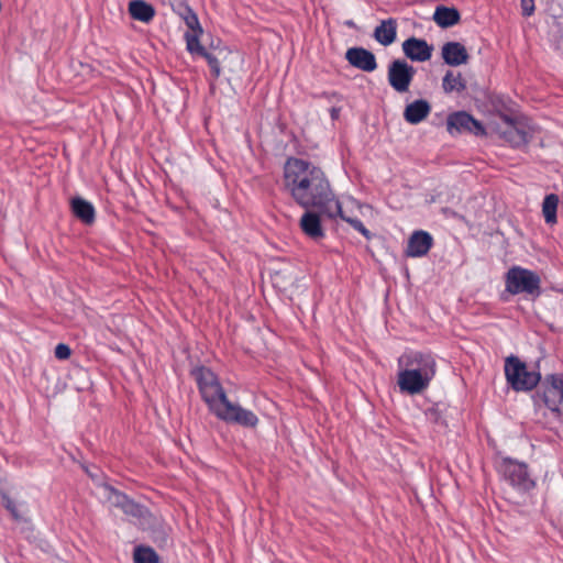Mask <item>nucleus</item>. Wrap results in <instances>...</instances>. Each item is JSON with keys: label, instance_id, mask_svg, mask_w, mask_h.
Here are the masks:
<instances>
[{"label": "nucleus", "instance_id": "nucleus-1", "mask_svg": "<svg viewBox=\"0 0 563 563\" xmlns=\"http://www.w3.org/2000/svg\"><path fill=\"white\" fill-rule=\"evenodd\" d=\"M283 186L295 203L305 210L317 209L329 219H335L341 212V202L325 172L310 161L287 158L283 168Z\"/></svg>", "mask_w": 563, "mask_h": 563}, {"label": "nucleus", "instance_id": "nucleus-2", "mask_svg": "<svg viewBox=\"0 0 563 563\" xmlns=\"http://www.w3.org/2000/svg\"><path fill=\"white\" fill-rule=\"evenodd\" d=\"M195 376L203 401L209 411L219 420L244 428L257 426V416L252 410L230 401L218 376L212 371L200 367L195 371Z\"/></svg>", "mask_w": 563, "mask_h": 563}, {"label": "nucleus", "instance_id": "nucleus-3", "mask_svg": "<svg viewBox=\"0 0 563 563\" xmlns=\"http://www.w3.org/2000/svg\"><path fill=\"white\" fill-rule=\"evenodd\" d=\"M437 361L432 353L405 351L397 358V386L399 391L416 396L423 394L437 375Z\"/></svg>", "mask_w": 563, "mask_h": 563}, {"label": "nucleus", "instance_id": "nucleus-4", "mask_svg": "<svg viewBox=\"0 0 563 563\" xmlns=\"http://www.w3.org/2000/svg\"><path fill=\"white\" fill-rule=\"evenodd\" d=\"M505 287L511 295L525 294L537 298L541 295V278L536 272L515 265L505 275Z\"/></svg>", "mask_w": 563, "mask_h": 563}, {"label": "nucleus", "instance_id": "nucleus-5", "mask_svg": "<svg viewBox=\"0 0 563 563\" xmlns=\"http://www.w3.org/2000/svg\"><path fill=\"white\" fill-rule=\"evenodd\" d=\"M505 375L508 384L516 391L531 390L541 379L539 372L529 369L526 363L514 355L505 361Z\"/></svg>", "mask_w": 563, "mask_h": 563}, {"label": "nucleus", "instance_id": "nucleus-6", "mask_svg": "<svg viewBox=\"0 0 563 563\" xmlns=\"http://www.w3.org/2000/svg\"><path fill=\"white\" fill-rule=\"evenodd\" d=\"M503 479L519 493L534 488L536 482L529 473L528 465L511 457H504L498 464Z\"/></svg>", "mask_w": 563, "mask_h": 563}, {"label": "nucleus", "instance_id": "nucleus-7", "mask_svg": "<svg viewBox=\"0 0 563 563\" xmlns=\"http://www.w3.org/2000/svg\"><path fill=\"white\" fill-rule=\"evenodd\" d=\"M501 119L503 124L497 128V133L506 143L512 147H521L530 142L533 131L527 123L506 114Z\"/></svg>", "mask_w": 563, "mask_h": 563}, {"label": "nucleus", "instance_id": "nucleus-8", "mask_svg": "<svg viewBox=\"0 0 563 563\" xmlns=\"http://www.w3.org/2000/svg\"><path fill=\"white\" fill-rule=\"evenodd\" d=\"M415 76V68L406 60L396 59L388 67V82L399 92H407Z\"/></svg>", "mask_w": 563, "mask_h": 563}, {"label": "nucleus", "instance_id": "nucleus-9", "mask_svg": "<svg viewBox=\"0 0 563 563\" xmlns=\"http://www.w3.org/2000/svg\"><path fill=\"white\" fill-rule=\"evenodd\" d=\"M446 129L451 135L470 132L475 135H484L483 124L465 111L453 112L448 117Z\"/></svg>", "mask_w": 563, "mask_h": 563}, {"label": "nucleus", "instance_id": "nucleus-10", "mask_svg": "<svg viewBox=\"0 0 563 563\" xmlns=\"http://www.w3.org/2000/svg\"><path fill=\"white\" fill-rule=\"evenodd\" d=\"M543 400L545 406L555 412H563V375H548L543 382Z\"/></svg>", "mask_w": 563, "mask_h": 563}, {"label": "nucleus", "instance_id": "nucleus-11", "mask_svg": "<svg viewBox=\"0 0 563 563\" xmlns=\"http://www.w3.org/2000/svg\"><path fill=\"white\" fill-rule=\"evenodd\" d=\"M321 216L323 214L317 209H308L305 210L299 220L301 231L313 241L322 240L325 235L321 223Z\"/></svg>", "mask_w": 563, "mask_h": 563}, {"label": "nucleus", "instance_id": "nucleus-12", "mask_svg": "<svg viewBox=\"0 0 563 563\" xmlns=\"http://www.w3.org/2000/svg\"><path fill=\"white\" fill-rule=\"evenodd\" d=\"M401 46L405 56L412 62H427L433 52V46L429 45L426 40L413 36L404 41Z\"/></svg>", "mask_w": 563, "mask_h": 563}, {"label": "nucleus", "instance_id": "nucleus-13", "mask_svg": "<svg viewBox=\"0 0 563 563\" xmlns=\"http://www.w3.org/2000/svg\"><path fill=\"white\" fill-rule=\"evenodd\" d=\"M345 58L352 66L363 71L371 73L377 68L375 55L363 47L349 48Z\"/></svg>", "mask_w": 563, "mask_h": 563}, {"label": "nucleus", "instance_id": "nucleus-14", "mask_svg": "<svg viewBox=\"0 0 563 563\" xmlns=\"http://www.w3.org/2000/svg\"><path fill=\"white\" fill-rule=\"evenodd\" d=\"M433 239L426 231H415L409 238L406 254L409 257L424 256L432 247Z\"/></svg>", "mask_w": 563, "mask_h": 563}, {"label": "nucleus", "instance_id": "nucleus-15", "mask_svg": "<svg viewBox=\"0 0 563 563\" xmlns=\"http://www.w3.org/2000/svg\"><path fill=\"white\" fill-rule=\"evenodd\" d=\"M106 492L108 493V499L115 506L121 508L126 515L133 517H142L143 516V507L135 504L132 499H130L125 494H122L110 486H104Z\"/></svg>", "mask_w": 563, "mask_h": 563}, {"label": "nucleus", "instance_id": "nucleus-16", "mask_svg": "<svg viewBox=\"0 0 563 563\" xmlns=\"http://www.w3.org/2000/svg\"><path fill=\"white\" fill-rule=\"evenodd\" d=\"M441 56L445 64L460 66L468 62V53L465 46L459 42H446L441 48Z\"/></svg>", "mask_w": 563, "mask_h": 563}, {"label": "nucleus", "instance_id": "nucleus-17", "mask_svg": "<svg viewBox=\"0 0 563 563\" xmlns=\"http://www.w3.org/2000/svg\"><path fill=\"white\" fill-rule=\"evenodd\" d=\"M430 112V103L424 99H418L406 106L404 110V119L409 124L416 125L427 119Z\"/></svg>", "mask_w": 563, "mask_h": 563}, {"label": "nucleus", "instance_id": "nucleus-18", "mask_svg": "<svg viewBox=\"0 0 563 563\" xmlns=\"http://www.w3.org/2000/svg\"><path fill=\"white\" fill-rule=\"evenodd\" d=\"M373 36L383 46L393 44L397 37V20L389 18L380 21L375 27Z\"/></svg>", "mask_w": 563, "mask_h": 563}, {"label": "nucleus", "instance_id": "nucleus-19", "mask_svg": "<svg viewBox=\"0 0 563 563\" xmlns=\"http://www.w3.org/2000/svg\"><path fill=\"white\" fill-rule=\"evenodd\" d=\"M71 211L81 222L86 224H90L95 221V207L91 202L80 198L75 197L70 202Z\"/></svg>", "mask_w": 563, "mask_h": 563}, {"label": "nucleus", "instance_id": "nucleus-20", "mask_svg": "<svg viewBox=\"0 0 563 563\" xmlns=\"http://www.w3.org/2000/svg\"><path fill=\"white\" fill-rule=\"evenodd\" d=\"M129 13L134 20L148 23L153 20L155 10L153 5L143 0H132L129 3Z\"/></svg>", "mask_w": 563, "mask_h": 563}, {"label": "nucleus", "instance_id": "nucleus-21", "mask_svg": "<svg viewBox=\"0 0 563 563\" xmlns=\"http://www.w3.org/2000/svg\"><path fill=\"white\" fill-rule=\"evenodd\" d=\"M460 19V13L454 8L438 7L433 14L434 22L441 27L453 26Z\"/></svg>", "mask_w": 563, "mask_h": 563}, {"label": "nucleus", "instance_id": "nucleus-22", "mask_svg": "<svg viewBox=\"0 0 563 563\" xmlns=\"http://www.w3.org/2000/svg\"><path fill=\"white\" fill-rule=\"evenodd\" d=\"M558 206L559 196L555 194H549L544 197L542 202V214L548 224H554L558 221Z\"/></svg>", "mask_w": 563, "mask_h": 563}, {"label": "nucleus", "instance_id": "nucleus-23", "mask_svg": "<svg viewBox=\"0 0 563 563\" xmlns=\"http://www.w3.org/2000/svg\"><path fill=\"white\" fill-rule=\"evenodd\" d=\"M442 87L446 93H451L454 91L462 92L466 88V85L461 74H454L449 70L442 79Z\"/></svg>", "mask_w": 563, "mask_h": 563}, {"label": "nucleus", "instance_id": "nucleus-24", "mask_svg": "<svg viewBox=\"0 0 563 563\" xmlns=\"http://www.w3.org/2000/svg\"><path fill=\"white\" fill-rule=\"evenodd\" d=\"M179 15L189 29L188 32L203 33V29L199 22L198 15L189 5H185L179 12Z\"/></svg>", "mask_w": 563, "mask_h": 563}, {"label": "nucleus", "instance_id": "nucleus-25", "mask_svg": "<svg viewBox=\"0 0 563 563\" xmlns=\"http://www.w3.org/2000/svg\"><path fill=\"white\" fill-rule=\"evenodd\" d=\"M201 35L202 33L198 32H186L184 34L186 48L190 54L202 56L207 53V49L200 44Z\"/></svg>", "mask_w": 563, "mask_h": 563}, {"label": "nucleus", "instance_id": "nucleus-26", "mask_svg": "<svg viewBox=\"0 0 563 563\" xmlns=\"http://www.w3.org/2000/svg\"><path fill=\"white\" fill-rule=\"evenodd\" d=\"M133 559L134 563H158V555L148 547H136Z\"/></svg>", "mask_w": 563, "mask_h": 563}, {"label": "nucleus", "instance_id": "nucleus-27", "mask_svg": "<svg viewBox=\"0 0 563 563\" xmlns=\"http://www.w3.org/2000/svg\"><path fill=\"white\" fill-rule=\"evenodd\" d=\"M340 217L342 220L347 222L354 230L360 232L365 239L371 240L372 233L369 230L365 228L363 222L358 220L357 218H351L344 214L343 210L341 209V212L336 216V218Z\"/></svg>", "mask_w": 563, "mask_h": 563}, {"label": "nucleus", "instance_id": "nucleus-28", "mask_svg": "<svg viewBox=\"0 0 563 563\" xmlns=\"http://www.w3.org/2000/svg\"><path fill=\"white\" fill-rule=\"evenodd\" d=\"M202 57H205L206 60L208 62V65L212 71L213 76L219 77L220 73H221V68H220V63H219L218 58L208 52L205 55H202Z\"/></svg>", "mask_w": 563, "mask_h": 563}, {"label": "nucleus", "instance_id": "nucleus-29", "mask_svg": "<svg viewBox=\"0 0 563 563\" xmlns=\"http://www.w3.org/2000/svg\"><path fill=\"white\" fill-rule=\"evenodd\" d=\"M71 354L70 347L67 344L59 343L55 347V357L58 360H67Z\"/></svg>", "mask_w": 563, "mask_h": 563}, {"label": "nucleus", "instance_id": "nucleus-30", "mask_svg": "<svg viewBox=\"0 0 563 563\" xmlns=\"http://www.w3.org/2000/svg\"><path fill=\"white\" fill-rule=\"evenodd\" d=\"M521 12L523 16H530L534 12V0H520Z\"/></svg>", "mask_w": 563, "mask_h": 563}, {"label": "nucleus", "instance_id": "nucleus-31", "mask_svg": "<svg viewBox=\"0 0 563 563\" xmlns=\"http://www.w3.org/2000/svg\"><path fill=\"white\" fill-rule=\"evenodd\" d=\"M4 506L5 508L11 512V515L16 519L19 520L21 518V515L19 514L18 509H16V506L14 504L13 500H11L10 498H4Z\"/></svg>", "mask_w": 563, "mask_h": 563}, {"label": "nucleus", "instance_id": "nucleus-32", "mask_svg": "<svg viewBox=\"0 0 563 563\" xmlns=\"http://www.w3.org/2000/svg\"><path fill=\"white\" fill-rule=\"evenodd\" d=\"M344 25H345V26H347V27H350V29H355V27H356V24L354 23V21H353V20H346V21L344 22Z\"/></svg>", "mask_w": 563, "mask_h": 563}, {"label": "nucleus", "instance_id": "nucleus-33", "mask_svg": "<svg viewBox=\"0 0 563 563\" xmlns=\"http://www.w3.org/2000/svg\"><path fill=\"white\" fill-rule=\"evenodd\" d=\"M340 110L338 108L331 109V118L336 119L339 117Z\"/></svg>", "mask_w": 563, "mask_h": 563}]
</instances>
